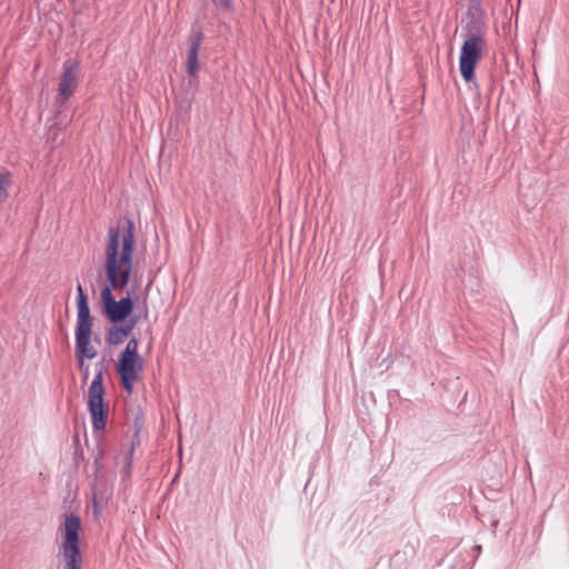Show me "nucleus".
Returning a JSON list of instances; mask_svg holds the SVG:
<instances>
[{
  "mask_svg": "<svg viewBox=\"0 0 569 569\" xmlns=\"http://www.w3.org/2000/svg\"><path fill=\"white\" fill-rule=\"evenodd\" d=\"M103 369L97 370L88 391V408L92 419L94 431H102L106 428L109 406L103 402Z\"/></svg>",
  "mask_w": 569,
  "mask_h": 569,
  "instance_id": "obj_6",
  "label": "nucleus"
},
{
  "mask_svg": "<svg viewBox=\"0 0 569 569\" xmlns=\"http://www.w3.org/2000/svg\"><path fill=\"white\" fill-rule=\"evenodd\" d=\"M80 68L74 60H67L63 63V72L60 77L57 101L66 102L76 91L79 83Z\"/></svg>",
  "mask_w": 569,
  "mask_h": 569,
  "instance_id": "obj_7",
  "label": "nucleus"
},
{
  "mask_svg": "<svg viewBox=\"0 0 569 569\" xmlns=\"http://www.w3.org/2000/svg\"><path fill=\"white\" fill-rule=\"evenodd\" d=\"M92 317L81 283L77 286L76 358L93 359L97 349L91 345Z\"/></svg>",
  "mask_w": 569,
  "mask_h": 569,
  "instance_id": "obj_4",
  "label": "nucleus"
},
{
  "mask_svg": "<svg viewBox=\"0 0 569 569\" xmlns=\"http://www.w3.org/2000/svg\"><path fill=\"white\" fill-rule=\"evenodd\" d=\"M78 367L83 373V381L89 377V366L84 362V358H77Z\"/></svg>",
  "mask_w": 569,
  "mask_h": 569,
  "instance_id": "obj_12",
  "label": "nucleus"
},
{
  "mask_svg": "<svg viewBox=\"0 0 569 569\" xmlns=\"http://www.w3.org/2000/svg\"><path fill=\"white\" fill-rule=\"evenodd\" d=\"M81 520L74 513L64 516L58 529L60 538L56 555V569H82L83 558L80 550Z\"/></svg>",
  "mask_w": 569,
  "mask_h": 569,
  "instance_id": "obj_2",
  "label": "nucleus"
},
{
  "mask_svg": "<svg viewBox=\"0 0 569 569\" xmlns=\"http://www.w3.org/2000/svg\"><path fill=\"white\" fill-rule=\"evenodd\" d=\"M48 139H51L52 141L57 140V129L49 130Z\"/></svg>",
  "mask_w": 569,
  "mask_h": 569,
  "instance_id": "obj_14",
  "label": "nucleus"
},
{
  "mask_svg": "<svg viewBox=\"0 0 569 569\" xmlns=\"http://www.w3.org/2000/svg\"><path fill=\"white\" fill-rule=\"evenodd\" d=\"M133 231V221L126 218L109 227L107 232L104 272L108 286L102 289L101 299L106 316L111 322L123 321L133 308V291H128L127 296L118 301L112 295V290H122L130 281L134 253Z\"/></svg>",
  "mask_w": 569,
  "mask_h": 569,
  "instance_id": "obj_1",
  "label": "nucleus"
},
{
  "mask_svg": "<svg viewBox=\"0 0 569 569\" xmlns=\"http://www.w3.org/2000/svg\"><path fill=\"white\" fill-rule=\"evenodd\" d=\"M463 43L459 58V69L466 82L475 78V68L487 47L486 29L481 21L471 18L462 28Z\"/></svg>",
  "mask_w": 569,
  "mask_h": 569,
  "instance_id": "obj_3",
  "label": "nucleus"
},
{
  "mask_svg": "<svg viewBox=\"0 0 569 569\" xmlns=\"http://www.w3.org/2000/svg\"><path fill=\"white\" fill-rule=\"evenodd\" d=\"M127 322L128 323H132V328H134L137 322H138V318L137 317H131Z\"/></svg>",
  "mask_w": 569,
  "mask_h": 569,
  "instance_id": "obj_16",
  "label": "nucleus"
},
{
  "mask_svg": "<svg viewBox=\"0 0 569 569\" xmlns=\"http://www.w3.org/2000/svg\"><path fill=\"white\" fill-rule=\"evenodd\" d=\"M11 182V174L8 171L0 173V202H2L8 196V187Z\"/></svg>",
  "mask_w": 569,
  "mask_h": 569,
  "instance_id": "obj_10",
  "label": "nucleus"
},
{
  "mask_svg": "<svg viewBox=\"0 0 569 569\" xmlns=\"http://www.w3.org/2000/svg\"><path fill=\"white\" fill-rule=\"evenodd\" d=\"M128 337L120 330V328L114 325L111 326L107 332L106 340L111 346H117L122 343Z\"/></svg>",
  "mask_w": 569,
  "mask_h": 569,
  "instance_id": "obj_9",
  "label": "nucleus"
},
{
  "mask_svg": "<svg viewBox=\"0 0 569 569\" xmlns=\"http://www.w3.org/2000/svg\"><path fill=\"white\" fill-rule=\"evenodd\" d=\"M138 349V339L131 337L123 351L119 355L116 365L121 385L128 393L133 391L134 383L142 376L144 369V360L139 355Z\"/></svg>",
  "mask_w": 569,
  "mask_h": 569,
  "instance_id": "obj_5",
  "label": "nucleus"
},
{
  "mask_svg": "<svg viewBox=\"0 0 569 569\" xmlns=\"http://www.w3.org/2000/svg\"><path fill=\"white\" fill-rule=\"evenodd\" d=\"M120 328V330L126 335V337H129V335L131 333V331L133 330L132 328V323H128V322H124L120 326H118Z\"/></svg>",
  "mask_w": 569,
  "mask_h": 569,
  "instance_id": "obj_13",
  "label": "nucleus"
},
{
  "mask_svg": "<svg viewBox=\"0 0 569 569\" xmlns=\"http://www.w3.org/2000/svg\"><path fill=\"white\" fill-rule=\"evenodd\" d=\"M216 8L220 10H233L234 0H211Z\"/></svg>",
  "mask_w": 569,
  "mask_h": 569,
  "instance_id": "obj_11",
  "label": "nucleus"
},
{
  "mask_svg": "<svg viewBox=\"0 0 569 569\" xmlns=\"http://www.w3.org/2000/svg\"><path fill=\"white\" fill-rule=\"evenodd\" d=\"M473 550L479 555L481 552V546L480 545H476L473 547Z\"/></svg>",
  "mask_w": 569,
  "mask_h": 569,
  "instance_id": "obj_17",
  "label": "nucleus"
},
{
  "mask_svg": "<svg viewBox=\"0 0 569 569\" xmlns=\"http://www.w3.org/2000/svg\"><path fill=\"white\" fill-rule=\"evenodd\" d=\"M130 468H131V460L129 459V460H128V462H127V465H126V467H124V470H123V471H124V473H126V476H128V475H129V472H130Z\"/></svg>",
  "mask_w": 569,
  "mask_h": 569,
  "instance_id": "obj_15",
  "label": "nucleus"
},
{
  "mask_svg": "<svg viewBox=\"0 0 569 569\" xmlns=\"http://www.w3.org/2000/svg\"><path fill=\"white\" fill-rule=\"evenodd\" d=\"M203 40V32L200 27H192L188 37L189 50L187 53V72L190 77H196L199 72L200 66L198 60L199 49Z\"/></svg>",
  "mask_w": 569,
  "mask_h": 569,
  "instance_id": "obj_8",
  "label": "nucleus"
}]
</instances>
